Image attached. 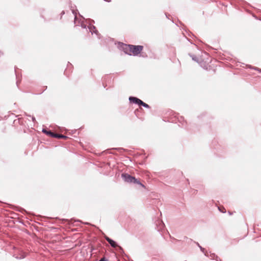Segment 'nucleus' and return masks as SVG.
Instances as JSON below:
<instances>
[{"mask_svg": "<svg viewBox=\"0 0 261 261\" xmlns=\"http://www.w3.org/2000/svg\"><path fill=\"white\" fill-rule=\"evenodd\" d=\"M130 45H130V44L127 45L125 44L122 43L121 47H122L123 50L124 51V52L125 53V54H127L128 55H131V52H130L131 46H130Z\"/></svg>", "mask_w": 261, "mask_h": 261, "instance_id": "obj_5", "label": "nucleus"}, {"mask_svg": "<svg viewBox=\"0 0 261 261\" xmlns=\"http://www.w3.org/2000/svg\"><path fill=\"white\" fill-rule=\"evenodd\" d=\"M98 261H108V260L106 259V257H103L100 259Z\"/></svg>", "mask_w": 261, "mask_h": 261, "instance_id": "obj_16", "label": "nucleus"}, {"mask_svg": "<svg viewBox=\"0 0 261 261\" xmlns=\"http://www.w3.org/2000/svg\"><path fill=\"white\" fill-rule=\"evenodd\" d=\"M190 57L192 58V60L198 62V60L197 59V58L195 55H192L190 54Z\"/></svg>", "mask_w": 261, "mask_h": 261, "instance_id": "obj_15", "label": "nucleus"}, {"mask_svg": "<svg viewBox=\"0 0 261 261\" xmlns=\"http://www.w3.org/2000/svg\"><path fill=\"white\" fill-rule=\"evenodd\" d=\"M121 177L125 182L132 183L133 181H136V178L128 173H122Z\"/></svg>", "mask_w": 261, "mask_h": 261, "instance_id": "obj_3", "label": "nucleus"}, {"mask_svg": "<svg viewBox=\"0 0 261 261\" xmlns=\"http://www.w3.org/2000/svg\"><path fill=\"white\" fill-rule=\"evenodd\" d=\"M80 16H81V17H82V18L83 19H84V18L81 16V15H80Z\"/></svg>", "mask_w": 261, "mask_h": 261, "instance_id": "obj_21", "label": "nucleus"}, {"mask_svg": "<svg viewBox=\"0 0 261 261\" xmlns=\"http://www.w3.org/2000/svg\"><path fill=\"white\" fill-rule=\"evenodd\" d=\"M32 119L34 122L36 121L35 118L33 116L32 117Z\"/></svg>", "mask_w": 261, "mask_h": 261, "instance_id": "obj_18", "label": "nucleus"}, {"mask_svg": "<svg viewBox=\"0 0 261 261\" xmlns=\"http://www.w3.org/2000/svg\"><path fill=\"white\" fill-rule=\"evenodd\" d=\"M42 132L46 135L49 136L50 137H52L53 138H58V139H66L67 138V137L66 136L62 135V134H58L55 133L51 130H47L46 129L43 128Z\"/></svg>", "mask_w": 261, "mask_h": 261, "instance_id": "obj_1", "label": "nucleus"}, {"mask_svg": "<svg viewBox=\"0 0 261 261\" xmlns=\"http://www.w3.org/2000/svg\"><path fill=\"white\" fill-rule=\"evenodd\" d=\"M158 222L159 223L158 230H159L160 229H162L164 227L165 225L161 220H158Z\"/></svg>", "mask_w": 261, "mask_h": 261, "instance_id": "obj_10", "label": "nucleus"}, {"mask_svg": "<svg viewBox=\"0 0 261 261\" xmlns=\"http://www.w3.org/2000/svg\"><path fill=\"white\" fill-rule=\"evenodd\" d=\"M77 10H72V13L73 15L74 16V23L76 25H78V24H81V26L83 29H86L87 25L86 24H84L83 22V21H82L81 19L78 20V18L77 17V13L76 11Z\"/></svg>", "mask_w": 261, "mask_h": 261, "instance_id": "obj_4", "label": "nucleus"}, {"mask_svg": "<svg viewBox=\"0 0 261 261\" xmlns=\"http://www.w3.org/2000/svg\"><path fill=\"white\" fill-rule=\"evenodd\" d=\"M88 28L89 31L92 34H93V33H95L96 35H98V31L96 30L95 26L92 25L91 24H90L88 26Z\"/></svg>", "mask_w": 261, "mask_h": 261, "instance_id": "obj_8", "label": "nucleus"}, {"mask_svg": "<svg viewBox=\"0 0 261 261\" xmlns=\"http://www.w3.org/2000/svg\"><path fill=\"white\" fill-rule=\"evenodd\" d=\"M131 55L133 54L134 56H137L143 50V46L142 45H131Z\"/></svg>", "mask_w": 261, "mask_h": 261, "instance_id": "obj_2", "label": "nucleus"}, {"mask_svg": "<svg viewBox=\"0 0 261 261\" xmlns=\"http://www.w3.org/2000/svg\"><path fill=\"white\" fill-rule=\"evenodd\" d=\"M196 244L197 245V246L199 247V248H200V250L204 253L205 255L207 256H208V254L207 253V251H205V249L203 247H202L198 243H196Z\"/></svg>", "mask_w": 261, "mask_h": 261, "instance_id": "obj_9", "label": "nucleus"}, {"mask_svg": "<svg viewBox=\"0 0 261 261\" xmlns=\"http://www.w3.org/2000/svg\"><path fill=\"white\" fill-rule=\"evenodd\" d=\"M141 103H140V106H142L144 107L145 108H149L150 107H149V106L148 104L144 102L142 100H141Z\"/></svg>", "mask_w": 261, "mask_h": 261, "instance_id": "obj_13", "label": "nucleus"}, {"mask_svg": "<svg viewBox=\"0 0 261 261\" xmlns=\"http://www.w3.org/2000/svg\"><path fill=\"white\" fill-rule=\"evenodd\" d=\"M215 256V254L214 253H213V254H211L210 255V257L212 259H214V257Z\"/></svg>", "mask_w": 261, "mask_h": 261, "instance_id": "obj_17", "label": "nucleus"}, {"mask_svg": "<svg viewBox=\"0 0 261 261\" xmlns=\"http://www.w3.org/2000/svg\"><path fill=\"white\" fill-rule=\"evenodd\" d=\"M248 68H249L250 69H254L255 70H257L259 72H261V69H260L257 67H252V66H251V65H248Z\"/></svg>", "mask_w": 261, "mask_h": 261, "instance_id": "obj_14", "label": "nucleus"}, {"mask_svg": "<svg viewBox=\"0 0 261 261\" xmlns=\"http://www.w3.org/2000/svg\"><path fill=\"white\" fill-rule=\"evenodd\" d=\"M105 239L107 240V242H109V243L112 247L116 248L118 246L115 241L110 239L108 236H105Z\"/></svg>", "mask_w": 261, "mask_h": 261, "instance_id": "obj_6", "label": "nucleus"}, {"mask_svg": "<svg viewBox=\"0 0 261 261\" xmlns=\"http://www.w3.org/2000/svg\"><path fill=\"white\" fill-rule=\"evenodd\" d=\"M129 100L130 102L137 104L139 106H140V103H141V100L136 97L130 96L129 97Z\"/></svg>", "mask_w": 261, "mask_h": 261, "instance_id": "obj_7", "label": "nucleus"}, {"mask_svg": "<svg viewBox=\"0 0 261 261\" xmlns=\"http://www.w3.org/2000/svg\"><path fill=\"white\" fill-rule=\"evenodd\" d=\"M65 14V11H62V12L61 13V17L63 15H64Z\"/></svg>", "mask_w": 261, "mask_h": 261, "instance_id": "obj_19", "label": "nucleus"}, {"mask_svg": "<svg viewBox=\"0 0 261 261\" xmlns=\"http://www.w3.org/2000/svg\"><path fill=\"white\" fill-rule=\"evenodd\" d=\"M132 183H134V184H138V185H140L141 187L144 188L145 186L143 184H142L140 181V180H139L138 179H137V178H136V181H133V182Z\"/></svg>", "mask_w": 261, "mask_h": 261, "instance_id": "obj_12", "label": "nucleus"}, {"mask_svg": "<svg viewBox=\"0 0 261 261\" xmlns=\"http://www.w3.org/2000/svg\"><path fill=\"white\" fill-rule=\"evenodd\" d=\"M132 183H134V184H138V185H140L141 187L144 188L145 186L143 184H142L140 181V180H139L138 179H137V178H136V181H133V182Z\"/></svg>", "mask_w": 261, "mask_h": 261, "instance_id": "obj_11", "label": "nucleus"}, {"mask_svg": "<svg viewBox=\"0 0 261 261\" xmlns=\"http://www.w3.org/2000/svg\"><path fill=\"white\" fill-rule=\"evenodd\" d=\"M2 55V53H1V51H0V56Z\"/></svg>", "mask_w": 261, "mask_h": 261, "instance_id": "obj_20", "label": "nucleus"}]
</instances>
